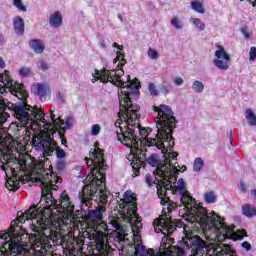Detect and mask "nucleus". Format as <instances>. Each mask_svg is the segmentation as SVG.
<instances>
[{
  "label": "nucleus",
  "mask_w": 256,
  "mask_h": 256,
  "mask_svg": "<svg viewBox=\"0 0 256 256\" xmlns=\"http://www.w3.org/2000/svg\"><path fill=\"white\" fill-rule=\"evenodd\" d=\"M23 253V245L18 241H11L8 245V250H5L4 256H15Z\"/></svg>",
  "instance_id": "aec40b11"
},
{
  "label": "nucleus",
  "mask_w": 256,
  "mask_h": 256,
  "mask_svg": "<svg viewBox=\"0 0 256 256\" xmlns=\"http://www.w3.org/2000/svg\"><path fill=\"white\" fill-rule=\"evenodd\" d=\"M61 143H62V145H64V147H67V139L66 138H62Z\"/></svg>",
  "instance_id": "680f3d73"
},
{
  "label": "nucleus",
  "mask_w": 256,
  "mask_h": 256,
  "mask_svg": "<svg viewBox=\"0 0 256 256\" xmlns=\"http://www.w3.org/2000/svg\"><path fill=\"white\" fill-rule=\"evenodd\" d=\"M204 199L206 203H215V201H217V196L215 195V192L210 191L205 193Z\"/></svg>",
  "instance_id": "72a5a7b5"
},
{
  "label": "nucleus",
  "mask_w": 256,
  "mask_h": 256,
  "mask_svg": "<svg viewBox=\"0 0 256 256\" xmlns=\"http://www.w3.org/2000/svg\"><path fill=\"white\" fill-rule=\"evenodd\" d=\"M34 171L37 175L35 181L42 183V185L44 186H47L49 185V183H51V174L47 173V170H45L44 161H40L37 164H35Z\"/></svg>",
  "instance_id": "f3484780"
},
{
  "label": "nucleus",
  "mask_w": 256,
  "mask_h": 256,
  "mask_svg": "<svg viewBox=\"0 0 256 256\" xmlns=\"http://www.w3.org/2000/svg\"><path fill=\"white\" fill-rule=\"evenodd\" d=\"M9 237H11V231H0V239H2L3 243H8Z\"/></svg>",
  "instance_id": "79ce46f5"
},
{
  "label": "nucleus",
  "mask_w": 256,
  "mask_h": 256,
  "mask_svg": "<svg viewBox=\"0 0 256 256\" xmlns=\"http://www.w3.org/2000/svg\"><path fill=\"white\" fill-rule=\"evenodd\" d=\"M174 83H175V85H181V84L183 83V78H181V77H176V78L174 79Z\"/></svg>",
  "instance_id": "5fc2aeb1"
},
{
  "label": "nucleus",
  "mask_w": 256,
  "mask_h": 256,
  "mask_svg": "<svg viewBox=\"0 0 256 256\" xmlns=\"http://www.w3.org/2000/svg\"><path fill=\"white\" fill-rule=\"evenodd\" d=\"M171 25L175 29H183V22H181V20L177 16H174L171 19Z\"/></svg>",
  "instance_id": "c9c22d12"
},
{
  "label": "nucleus",
  "mask_w": 256,
  "mask_h": 256,
  "mask_svg": "<svg viewBox=\"0 0 256 256\" xmlns=\"http://www.w3.org/2000/svg\"><path fill=\"white\" fill-rule=\"evenodd\" d=\"M204 165H205V162L203 161V159L201 157H198L194 160L193 170L196 172H199L201 171V169H203Z\"/></svg>",
  "instance_id": "2f4dec72"
},
{
  "label": "nucleus",
  "mask_w": 256,
  "mask_h": 256,
  "mask_svg": "<svg viewBox=\"0 0 256 256\" xmlns=\"http://www.w3.org/2000/svg\"><path fill=\"white\" fill-rule=\"evenodd\" d=\"M91 229H94L96 232L95 237V251L92 255L93 256H109L111 255L113 249L107 242V233L109 231V226L103 221L95 222L94 224L90 225Z\"/></svg>",
  "instance_id": "1a4fd4ad"
},
{
  "label": "nucleus",
  "mask_w": 256,
  "mask_h": 256,
  "mask_svg": "<svg viewBox=\"0 0 256 256\" xmlns=\"http://www.w3.org/2000/svg\"><path fill=\"white\" fill-rule=\"evenodd\" d=\"M66 127L67 129H71V127H73V121L70 118L66 119Z\"/></svg>",
  "instance_id": "864d4df0"
},
{
  "label": "nucleus",
  "mask_w": 256,
  "mask_h": 256,
  "mask_svg": "<svg viewBox=\"0 0 256 256\" xmlns=\"http://www.w3.org/2000/svg\"><path fill=\"white\" fill-rule=\"evenodd\" d=\"M0 162L3 163L2 169L7 167L12 173V177L6 181L8 191H17L19 189V179L27 173V160L17 158L11 148H5L0 152Z\"/></svg>",
  "instance_id": "6e6552de"
},
{
  "label": "nucleus",
  "mask_w": 256,
  "mask_h": 256,
  "mask_svg": "<svg viewBox=\"0 0 256 256\" xmlns=\"http://www.w3.org/2000/svg\"><path fill=\"white\" fill-rule=\"evenodd\" d=\"M133 174L132 177H139L140 171H141V165H143V162L141 160H136L131 162Z\"/></svg>",
  "instance_id": "c85d7f7f"
},
{
  "label": "nucleus",
  "mask_w": 256,
  "mask_h": 256,
  "mask_svg": "<svg viewBox=\"0 0 256 256\" xmlns=\"http://www.w3.org/2000/svg\"><path fill=\"white\" fill-rule=\"evenodd\" d=\"M178 189L179 191H185V180L183 178L178 180Z\"/></svg>",
  "instance_id": "de8ad7c7"
},
{
  "label": "nucleus",
  "mask_w": 256,
  "mask_h": 256,
  "mask_svg": "<svg viewBox=\"0 0 256 256\" xmlns=\"http://www.w3.org/2000/svg\"><path fill=\"white\" fill-rule=\"evenodd\" d=\"M40 69L42 71H47V69H49V66L47 65V63L45 61L40 62Z\"/></svg>",
  "instance_id": "3c124183"
},
{
  "label": "nucleus",
  "mask_w": 256,
  "mask_h": 256,
  "mask_svg": "<svg viewBox=\"0 0 256 256\" xmlns=\"http://www.w3.org/2000/svg\"><path fill=\"white\" fill-rule=\"evenodd\" d=\"M240 189L242 193H247V185L244 182H240Z\"/></svg>",
  "instance_id": "603ef678"
},
{
  "label": "nucleus",
  "mask_w": 256,
  "mask_h": 256,
  "mask_svg": "<svg viewBox=\"0 0 256 256\" xmlns=\"http://www.w3.org/2000/svg\"><path fill=\"white\" fill-rule=\"evenodd\" d=\"M6 64H5V60L3 59V57L0 56V69H5Z\"/></svg>",
  "instance_id": "6e6d98bb"
},
{
  "label": "nucleus",
  "mask_w": 256,
  "mask_h": 256,
  "mask_svg": "<svg viewBox=\"0 0 256 256\" xmlns=\"http://www.w3.org/2000/svg\"><path fill=\"white\" fill-rule=\"evenodd\" d=\"M0 81L4 85H0V95L7 93L8 89L11 95H14V97H17V99L22 101V105L11 104L10 106V109H12L14 113V117L18 120V127L29 129L35 121L43 123L44 129H49L50 127L60 129V127L65 124L64 120L55 117L53 110H50L51 122H49V120L45 119V117H49V115L45 114L41 108L27 104L29 93L25 90V85L12 80L8 70H5L4 73L0 74ZM5 109H7V104H5L3 97L0 96V111H5Z\"/></svg>",
  "instance_id": "f03ea898"
},
{
  "label": "nucleus",
  "mask_w": 256,
  "mask_h": 256,
  "mask_svg": "<svg viewBox=\"0 0 256 256\" xmlns=\"http://www.w3.org/2000/svg\"><path fill=\"white\" fill-rule=\"evenodd\" d=\"M168 251L172 253V256H187V254L185 253V248L179 246H172L171 244H169Z\"/></svg>",
  "instance_id": "cd10ccee"
},
{
  "label": "nucleus",
  "mask_w": 256,
  "mask_h": 256,
  "mask_svg": "<svg viewBox=\"0 0 256 256\" xmlns=\"http://www.w3.org/2000/svg\"><path fill=\"white\" fill-rule=\"evenodd\" d=\"M215 47H217L218 50L215 51L216 58L213 60V65H215L217 69H220V71H227V69H229L231 55L226 52L225 47H223L221 44L216 43Z\"/></svg>",
  "instance_id": "2eb2a0df"
},
{
  "label": "nucleus",
  "mask_w": 256,
  "mask_h": 256,
  "mask_svg": "<svg viewBox=\"0 0 256 256\" xmlns=\"http://www.w3.org/2000/svg\"><path fill=\"white\" fill-rule=\"evenodd\" d=\"M19 75L22 77H30V75H33V70H31L29 67H22L19 70Z\"/></svg>",
  "instance_id": "4c0bfd02"
},
{
  "label": "nucleus",
  "mask_w": 256,
  "mask_h": 256,
  "mask_svg": "<svg viewBox=\"0 0 256 256\" xmlns=\"http://www.w3.org/2000/svg\"><path fill=\"white\" fill-rule=\"evenodd\" d=\"M224 253H225L226 255L231 254V246H227V247L225 248V250H224Z\"/></svg>",
  "instance_id": "13d9d810"
},
{
  "label": "nucleus",
  "mask_w": 256,
  "mask_h": 256,
  "mask_svg": "<svg viewBox=\"0 0 256 256\" xmlns=\"http://www.w3.org/2000/svg\"><path fill=\"white\" fill-rule=\"evenodd\" d=\"M173 183H177V181L173 182V178L157 180L156 189L157 195L159 199H161V205H165L169 201V197H167V191L171 189Z\"/></svg>",
  "instance_id": "dca6fc26"
},
{
  "label": "nucleus",
  "mask_w": 256,
  "mask_h": 256,
  "mask_svg": "<svg viewBox=\"0 0 256 256\" xmlns=\"http://www.w3.org/2000/svg\"><path fill=\"white\" fill-rule=\"evenodd\" d=\"M0 43H3V34H0Z\"/></svg>",
  "instance_id": "0e129e2a"
},
{
  "label": "nucleus",
  "mask_w": 256,
  "mask_h": 256,
  "mask_svg": "<svg viewBox=\"0 0 256 256\" xmlns=\"http://www.w3.org/2000/svg\"><path fill=\"white\" fill-rule=\"evenodd\" d=\"M12 1H13L14 7H16V9L18 11H22V13H26L27 12V6L23 5V1L22 0H12Z\"/></svg>",
  "instance_id": "f704fd0d"
},
{
  "label": "nucleus",
  "mask_w": 256,
  "mask_h": 256,
  "mask_svg": "<svg viewBox=\"0 0 256 256\" xmlns=\"http://www.w3.org/2000/svg\"><path fill=\"white\" fill-rule=\"evenodd\" d=\"M113 47H115V48L118 49L119 51H123V46L117 44V42H114V43H113Z\"/></svg>",
  "instance_id": "4d7b16f0"
},
{
  "label": "nucleus",
  "mask_w": 256,
  "mask_h": 256,
  "mask_svg": "<svg viewBox=\"0 0 256 256\" xmlns=\"http://www.w3.org/2000/svg\"><path fill=\"white\" fill-rule=\"evenodd\" d=\"M243 1V0H240ZM252 4V7H256V0H248Z\"/></svg>",
  "instance_id": "e2e57ef3"
},
{
  "label": "nucleus",
  "mask_w": 256,
  "mask_h": 256,
  "mask_svg": "<svg viewBox=\"0 0 256 256\" xmlns=\"http://www.w3.org/2000/svg\"><path fill=\"white\" fill-rule=\"evenodd\" d=\"M94 146L95 148H92L89 152V158H85L92 180L79 193V199L86 207H89L93 200L97 203H106L109 197L105 184V171L108 169L105 150L99 148V142H95Z\"/></svg>",
  "instance_id": "20e7f679"
},
{
  "label": "nucleus",
  "mask_w": 256,
  "mask_h": 256,
  "mask_svg": "<svg viewBox=\"0 0 256 256\" xmlns=\"http://www.w3.org/2000/svg\"><path fill=\"white\" fill-rule=\"evenodd\" d=\"M33 145L38 147V149H43L46 157H51L53 151H56L57 159H65V157H67L65 150L57 147V142L51 138V135H46L42 138H38V140H33Z\"/></svg>",
  "instance_id": "9b49d317"
},
{
  "label": "nucleus",
  "mask_w": 256,
  "mask_h": 256,
  "mask_svg": "<svg viewBox=\"0 0 256 256\" xmlns=\"http://www.w3.org/2000/svg\"><path fill=\"white\" fill-rule=\"evenodd\" d=\"M99 133H101V126L94 124L91 129V135L97 136Z\"/></svg>",
  "instance_id": "a18cd8bd"
},
{
  "label": "nucleus",
  "mask_w": 256,
  "mask_h": 256,
  "mask_svg": "<svg viewBox=\"0 0 256 256\" xmlns=\"http://www.w3.org/2000/svg\"><path fill=\"white\" fill-rule=\"evenodd\" d=\"M118 19H120V21H123V16H121V14H118Z\"/></svg>",
  "instance_id": "69168bd1"
},
{
  "label": "nucleus",
  "mask_w": 256,
  "mask_h": 256,
  "mask_svg": "<svg viewBox=\"0 0 256 256\" xmlns=\"http://www.w3.org/2000/svg\"><path fill=\"white\" fill-rule=\"evenodd\" d=\"M154 111L158 113V116L154 119L156 123L157 134L155 138L146 141L148 147H157L161 149L165 157L164 165H170V171H176L175 174L168 175V179H172L173 182L177 181L179 177V169L173 165V161H177L179 154L177 152H170L167 154V151H171L175 147V139H173V129L177 127V119L171 107L165 104L160 106H154Z\"/></svg>",
  "instance_id": "7ed1b4c3"
},
{
  "label": "nucleus",
  "mask_w": 256,
  "mask_h": 256,
  "mask_svg": "<svg viewBox=\"0 0 256 256\" xmlns=\"http://www.w3.org/2000/svg\"><path fill=\"white\" fill-rule=\"evenodd\" d=\"M192 23L196 27H199L200 31H205V23L201 22V19L199 18H192Z\"/></svg>",
  "instance_id": "a19ab883"
},
{
  "label": "nucleus",
  "mask_w": 256,
  "mask_h": 256,
  "mask_svg": "<svg viewBox=\"0 0 256 256\" xmlns=\"http://www.w3.org/2000/svg\"><path fill=\"white\" fill-rule=\"evenodd\" d=\"M126 89L127 91L123 90V94L119 96L120 111L118 113L119 119L115 122L116 135L122 145H126L132 152L134 149L136 153L141 155L143 150L139 148V143L149 147L146 141H153L155 138H148L153 131L150 127L139 126L141 106L133 104L131 101V95H139V87L131 84Z\"/></svg>",
  "instance_id": "f257e3e1"
},
{
  "label": "nucleus",
  "mask_w": 256,
  "mask_h": 256,
  "mask_svg": "<svg viewBox=\"0 0 256 256\" xmlns=\"http://www.w3.org/2000/svg\"><path fill=\"white\" fill-rule=\"evenodd\" d=\"M191 201H193V197L189 195V191H185L184 196L181 198V202L183 203V205H189Z\"/></svg>",
  "instance_id": "58836bf2"
},
{
  "label": "nucleus",
  "mask_w": 256,
  "mask_h": 256,
  "mask_svg": "<svg viewBox=\"0 0 256 256\" xmlns=\"http://www.w3.org/2000/svg\"><path fill=\"white\" fill-rule=\"evenodd\" d=\"M145 181H146L148 187H153V185H157V181H160V180L157 178H155V180H153V175L148 173V174H146Z\"/></svg>",
  "instance_id": "e433bc0d"
},
{
  "label": "nucleus",
  "mask_w": 256,
  "mask_h": 256,
  "mask_svg": "<svg viewBox=\"0 0 256 256\" xmlns=\"http://www.w3.org/2000/svg\"><path fill=\"white\" fill-rule=\"evenodd\" d=\"M56 97H57V99H59V101H63L64 99H63V93H61V92H58L57 94H56Z\"/></svg>",
  "instance_id": "bf43d9fd"
},
{
  "label": "nucleus",
  "mask_w": 256,
  "mask_h": 256,
  "mask_svg": "<svg viewBox=\"0 0 256 256\" xmlns=\"http://www.w3.org/2000/svg\"><path fill=\"white\" fill-rule=\"evenodd\" d=\"M103 213H105V206L98 205L95 209L88 210L85 215L86 223L93 225L98 221H103Z\"/></svg>",
  "instance_id": "a211bd4d"
},
{
  "label": "nucleus",
  "mask_w": 256,
  "mask_h": 256,
  "mask_svg": "<svg viewBox=\"0 0 256 256\" xmlns=\"http://www.w3.org/2000/svg\"><path fill=\"white\" fill-rule=\"evenodd\" d=\"M191 7L194 11H196V13H205V8L203 7V3H201L200 1H193L191 2Z\"/></svg>",
  "instance_id": "7c9ffc66"
},
{
  "label": "nucleus",
  "mask_w": 256,
  "mask_h": 256,
  "mask_svg": "<svg viewBox=\"0 0 256 256\" xmlns=\"http://www.w3.org/2000/svg\"><path fill=\"white\" fill-rule=\"evenodd\" d=\"M165 205H167L168 215H171V213H173V211H175V209H177V204L175 202L171 201L170 198H169V201Z\"/></svg>",
  "instance_id": "ea45409f"
},
{
  "label": "nucleus",
  "mask_w": 256,
  "mask_h": 256,
  "mask_svg": "<svg viewBox=\"0 0 256 256\" xmlns=\"http://www.w3.org/2000/svg\"><path fill=\"white\" fill-rule=\"evenodd\" d=\"M44 210L53 211L57 209L58 213H63L67 217H75V206L71 203V198L67 191H63L60 194L59 202L55 199H46V205L43 207Z\"/></svg>",
  "instance_id": "9d476101"
},
{
  "label": "nucleus",
  "mask_w": 256,
  "mask_h": 256,
  "mask_svg": "<svg viewBox=\"0 0 256 256\" xmlns=\"http://www.w3.org/2000/svg\"><path fill=\"white\" fill-rule=\"evenodd\" d=\"M241 33L244 35L245 39L251 38V33H249V30H247V28H242Z\"/></svg>",
  "instance_id": "09e8293b"
},
{
  "label": "nucleus",
  "mask_w": 256,
  "mask_h": 256,
  "mask_svg": "<svg viewBox=\"0 0 256 256\" xmlns=\"http://www.w3.org/2000/svg\"><path fill=\"white\" fill-rule=\"evenodd\" d=\"M153 224L155 231H157L158 227L159 231H161L165 237H167V235H173V233L177 231V227H179V224L171 221V218L167 217V215L156 218Z\"/></svg>",
  "instance_id": "4468645a"
},
{
  "label": "nucleus",
  "mask_w": 256,
  "mask_h": 256,
  "mask_svg": "<svg viewBox=\"0 0 256 256\" xmlns=\"http://www.w3.org/2000/svg\"><path fill=\"white\" fill-rule=\"evenodd\" d=\"M148 57H150V59H159V53L157 50L150 47L148 48Z\"/></svg>",
  "instance_id": "37998d69"
},
{
  "label": "nucleus",
  "mask_w": 256,
  "mask_h": 256,
  "mask_svg": "<svg viewBox=\"0 0 256 256\" xmlns=\"http://www.w3.org/2000/svg\"><path fill=\"white\" fill-rule=\"evenodd\" d=\"M249 55H250L249 61H255V59H256V47L255 46H252L250 48Z\"/></svg>",
  "instance_id": "49530a36"
},
{
  "label": "nucleus",
  "mask_w": 256,
  "mask_h": 256,
  "mask_svg": "<svg viewBox=\"0 0 256 256\" xmlns=\"http://www.w3.org/2000/svg\"><path fill=\"white\" fill-rule=\"evenodd\" d=\"M242 215L251 219L256 217V207L252 204H244L242 205Z\"/></svg>",
  "instance_id": "a878e982"
},
{
  "label": "nucleus",
  "mask_w": 256,
  "mask_h": 256,
  "mask_svg": "<svg viewBox=\"0 0 256 256\" xmlns=\"http://www.w3.org/2000/svg\"><path fill=\"white\" fill-rule=\"evenodd\" d=\"M21 152L25 151V146H22V149H20Z\"/></svg>",
  "instance_id": "338daca9"
},
{
  "label": "nucleus",
  "mask_w": 256,
  "mask_h": 256,
  "mask_svg": "<svg viewBox=\"0 0 256 256\" xmlns=\"http://www.w3.org/2000/svg\"><path fill=\"white\" fill-rule=\"evenodd\" d=\"M33 219H36V223H32L30 225L31 230L34 232L33 234H30L29 241L31 244V249L35 252V248L33 245L35 243H41V245L36 244L38 247H44L46 248L45 255H49L53 251V245H51V239L47 234H45V213L43 210H40L39 208L30 207L29 209L25 210L24 214L21 213V215L13 220L10 224V235L13 231H15V227H19V223H24L26 221H33Z\"/></svg>",
  "instance_id": "423d86ee"
},
{
  "label": "nucleus",
  "mask_w": 256,
  "mask_h": 256,
  "mask_svg": "<svg viewBox=\"0 0 256 256\" xmlns=\"http://www.w3.org/2000/svg\"><path fill=\"white\" fill-rule=\"evenodd\" d=\"M148 165H151L152 167H156V170L154 171V175H157V177H160L161 179H169V175H177V170H171V165H165L164 162H159L157 160V157L150 156L147 159Z\"/></svg>",
  "instance_id": "ddd939ff"
},
{
  "label": "nucleus",
  "mask_w": 256,
  "mask_h": 256,
  "mask_svg": "<svg viewBox=\"0 0 256 256\" xmlns=\"http://www.w3.org/2000/svg\"><path fill=\"white\" fill-rule=\"evenodd\" d=\"M49 25L54 29H59L63 25V16L59 10L55 11L54 14L50 15Z\"/></svg>",
  "instance_id": "5701e85b"
},
{
  "label": "nucleus",
  "mask_w": 256,
  "mask_h": 256,
  "mask_svg": "<svg viewBox=\"0 0 256 256\" xmlns=\"http://www.w3.org/2000/svg\"><path fill=\"white\" fill-rule=\"evenodd\" d=\"M241 246L243 249H246V251H251V244L249 242L245 241L241 244Z\"/></svg>",
  "instance_id": "8fccbe9b"
},
{
  "label": "nucleus",
  "mask_w": 256,
  "mask_h": 256,
  "mask_svg": "<svg viewBox=\"0 0 256 256\" xmlns=\"http://www.w3.org/2000/svg\"><path fill=\"white\" fill-rule=\"evenodd\" d=\"M13 27L16 35L25 34V20L21 16H16L13 19Z\"/></svg>",
  "instance_id": "4be33fe9"
},
{
  "label": "nucleus",
  "mask_w": 256,
  "mask_h": 256,
  "mask_svg": "<svg viewBox=\"0 0 256 256\" xmlns=\"http://www.w3.org/2000/svg\"><path fill=\"white\" fill-rule=\"evenodd\" d=\"M29 47L33 49L34 53L41 55L45 51V44L40 39H31L29 41Z\"/></svg>",
  "instance_id": "393cba45"
},
{
  "label": "nucleus",
  "mask_w": 256,
  "mask_h": 256,
  "mask_svg": "<svg viewBox=\"0 0 256 256\" xmlns=\"http://www.w3.org/2000/svg\"><path fill=\"white\" fill-rule=\"evenodd\" d=\"M142 156H143V157H146V156H147V154L144 152V153H142Z\"/></svg>",
  "instance_id": "774afa93"
},
{
  "label": "nucleus",
  "mask_w": 256,
  "mask_h": 256,
  "mask_svg": "<svg viewBox=\"0 0 256 256\" xmlns=\"http://www.w3.org/2000/svg\"><path fill=\"white\" fill-rule=\"evenodd\" d=\"M136 256H159L153 248L146 249L145 246L137 244L135 247Z\"/></svg>",
  "instance_id": "b1692460"
},
{
  "label": "nucleus",
  "mask_w": 256,
  "mask_h": 256,
  "mask_svg": "<svg viewBox=\"0 0 256 256\" xmlns=\"http://www.w3.org/2000/svg\"><path fill=\"white\" fill-rule=\"evenodd\" d=\"M51 89L49 88L48 85L45 84H37L34 87V93L36 95H39L40 99H43L47 95V93H50Z\"/></svg>",
  "instance_id": "bb28decb"
},
{
  "label": "nucleus",
  "mask_w": 256,
  "mask_h": 256,
  "mask_svg": "<svg viewBox=\"0 0 256 256\" xmlns=\"http://www.w3.org/2000/svg\"><path fill=\"white\" fill-rule=\"evenodd\" d=\"M195 211H197L201 223H205L206 225L211 223V225H214L216 231H219L220 233H229L230 229L229 226H227V223H225V218H221V216L215 214V212H213V216H209L205 211L199 212V207L195 208Z\"/></svg>",
  "instance_id": "f8f14e48"
},
{
  "label": "nucleus",
  "mask_w": 256,
  "mask_h": 256,
  "mask_svg": "<svg viewBox=\"0 0 256 256\" xmlns=\"http://www.w3.org/2000/svg\"><path fill=\"white\" fill-rule=\"evenodd\" d=\"M246 119L252 127H256V115L251 108L246 109Z\"/></svg>",
  "instance_id": "c756f323"
},
{
  "label": "nucleus",
  "mask_w": 256,
  "mask_h": 256,
  "mask_svg": "<svg viewBox=\"0 0 256 256\" xmlns=\"http://www.w3.org/2000/svg\"><path fill=\"white\" fill-rule=\"evenodd\" d=\"M188 240L189 243H191L192 255L203 256L205 241L201 238H188Z\"/></svg>",
  "instance_id": "6ab92c4d"
},
{
  "label": "nucleus",
  "mask_w": 256,
  "mask_h": 256,
  "mask_svg": "<svg viewBox=\"0 0 256 256\" xmlns=\"http://www.w3.org/2000/svg\"><path fill=\"white\" fill-rule=\"evenodd\" d=\"M123 221L130 223L134 235H137V233H139V229L143 226L141 218L137 213V195L131 190H127L124 193V197L121 199V203L119 204L118 213H114L109 216V222L115 229V239L119 243H121V241H125V237H127V231L125 230V227L121 225Z\"/></svg>",
  "instance_id": "39448f33"
},
{
  "label": "nucleus",
  "mask_w": 256,
  "mask_h": 256,
  "mask_svg": "<svg viewBox=\"0 0 256 256\" xmlns=\"http://www.w3.org/2000/svg\"><path fill=\"white\" fill-rule=\"evenodd\" d=\"M192 89L195 91V93H203L205 85H203V82L195 80L192 85Z\"/></svg>",
  "instance_id": "473e14b6"
},
{
  "label": "nucleus",
  "mask_w": 256,
  "mask_h": 256,
  "mask_svg": "<svg viewBox=\"0 0 256 256\" xmlns=\"http://www.w3.org/2000/svg\"><path fill=\"white\" fill-rule=\"evenodd\" d=\"M116 58H114L113 63H118V69H114L110 71L107 68H103L101 70L95 69L94 73H92V83H97V81H100V83H112V85H115V87H120L121 91L118 93V98L120 95H123V91H127V87H131V85H134V87H141V83L139 82V79L135 78L132 82L125 85V82L121 80V76L124 75L123 67L127 63V60H125V54H123L121 51H117Z\"/></svg>",
  "instance_id": "0eeeda50"
},
{
  "label": "nucleus",
  "mask_w": 256,
  "mask_h": 256,
  "mask_svg": "<svg viewBox=\"0 0 256 256\" xmlns=\"http://www.w3.org/2000/svg\"><path fill=\"white\" fill-rule=\"evenodd\" d=\"M178 171L179 173H184V171H187V166L183 165Z\"/></svg>",
  "instance_id": "052dcab7"
},
{
  "label": "nucleus",
  "mask_w": 256,
  "mask_h": 256,
  "mask_svg": "<svg viewBox=\"0 0 256 256\" xmlns=\"http://www.w3.org/2000/svg\"><path fill=\"white\" fill-rule=\"evenodd\" d=\"M227 233H221L225 237V239H233L234 241H242L244 237H247V231L246 230H236V232H233L231 228Z\"/></svg>",
  "instance_id": "412c9836"
},
{
  "label": "nucleus",
  "mask_w": 256,
  "mask_h": 256,
  "mask_svg": "<svg viewBox=\"0 0 256 256\" xmlns=\"http://www.w3.org/2000/svg\"><path fill=\"white\" fill-rule=\"evenodd\" d=\"M148 90L150 95L156 97V95H159V92H157V87H155V84L150 83L148 86Z\"/></svg>",
  "instance_id": "c03bdc74"
}]
</instances>
